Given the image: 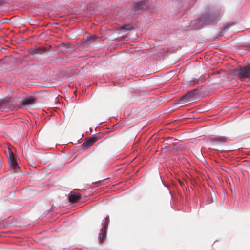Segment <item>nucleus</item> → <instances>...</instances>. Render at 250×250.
<instances>
[{"label":"nucleus","instance_id":"f257e3e1","mask_svg":"<svg viewBox=\"0 0 250 250\" xmlns=\"http://www.w3.org/2000/svg\"><path fill=\"white\" fill-rule=\"evenodd\" d=\"M218 17V14L215 15L206 13L197 20V23L201 25L209 24L214 22Z\"/></svg>","mask_w":250,"mask_h":250},{"label":"nucleus","instance_id":"f03ea898","mask_svg":"<svg viewBox=\"0 0 250 250\" xmlns=\"http://www.w3.org/2000/svg\"><path fill=\"white\" fill-rule=\"evenodd\" d=\"M228 137L224 136H216L208 139L207 142L213 146H217L224 145L228 141Z\"/></svg>","mask_w":250,"mask_h":250},{"label":"nucleus","instance_id":"7ed1b4c3","mask_svg":"<svg viewBox=\"0 0 250 250\" xmlns=\"http://www.w3.org/2000/svg\"><path fill=\"white\" fill-rule=\"evenodd\" d=\"M198 90L194 89L183 96L179 100L180 104H185L192 100L197 95Z\"/></svg>","mask_w":250,"mask_h":250},{"label":"nucleus","instance_id":"20e7f679","mask_svg":"<svg viewBox=\"0 0 250 250\" xmlns=\"http://www.w3.org/2000/svg\"><path fill=\"white\" fill-rule=\"evenodd\" d=\"M109 223V216L103 220L101 232L99 234L98 239L100 242H102L106 237L107 229Z\"/></svg>","mask_w":250,"mask_h":250},{"label":"nucleus","instance_id":"39448f33","mask_svg":"<svg viewBox=\"0 0 250 250\" xmlns=\"http://www.w3.org/2000/svg\"><path fill=\"white\" fill-rule=\"evenodd\" d=\"M35 100V98L32 96L23 97L20 102L21 104L20 108H27L29 106L34 104Z\"/></svg>","mask_w":250,"mask_h":250},{"label":"nucleus","instance_id":"423d86ee","mask_svg":"<svg viewBox=\"0 0 250 250\" xmlns=\"http://www.w3.org/2000/svg\"><path fill=\"white\" fill-rule=\"evenodd\" d=\"M238 77L241 79L250 78V64L245 66L239 70Z\"/></svg>","mask_w":250,"mask_h":250},{"label":"nucleus","instance_id":"0eeeda50","mask_svg":"<svg viewBox=\"0 0 250 250\" xmlns=\"http://www.w3.org/2000/svg\"><path fill=\"white\" fill-rule=\"evenodd\" d=\"M12 103L9 99H6L3 101H0V110H3L4 109H10L12 110L11 105Z\"/></svg>","mask_w":250,"mask_h":250},{"label":"nucleus","instance_id":"6e6552de","mask_svg":"<svg viewBox=\"0 0 250 250\" xmlns=\"http://www.w3.org/2000/svg\"><path fill=\"white\" fill-rule=\"evenodd\" d=\"M7 158L8 162L10 165V167L14 169L19 168V166H18V164L16 162L14 158V155L13 154H10V153H9L7 156Z\"/></svg>","mask_w":250,"mask_h":250},{"label":"nucleus","instance_id":"1a4fd4ad","mask_svg":"<svg viewBox=\"0 0 250 250\" xmlns=\"http://www.w3.org/2000/svg\"><path fill=\"white\" fill-rule=\"evenodd\" d=\"M145 4L142 1L135 2L131 9V12H135L142 10L145 7Z\"/></svg>","mask_w":250,"mask_h":250},{"label":"nucleus","instance_id":"9d476101","mask_svg":"<svg viewBox=\"0 0 250 250\" xmlns=\"http://www.w3.org/2000/svg\"><path fill=\"white\" fill-rule=\"evenodd\" d=\"M96 137L92 136L83 144V146L86 148L90 147L97 140Z\"/></svg>","mask_w":250,"mask_h":250},{"label":"nucleus","instance_id":"9b49d317","mask_svg":"<svg viewBox=\"0 0 250 250\" xmlns=\"http://www.w3.org/2000/svg\"><path fill=\"white\" fill-rule=\"evenodd\" d=\"M81 199V196L79 194L74 192H71L69 195V200L70 202H76Z\"/></svg>","mask_w":250,"mask_h":250},{"label":"nucleus","instance_id":"f8f14e48","mask_svg":"<svg viewBox=\"0 0 250 250\" xmlns=\"http://www.w3.org/2000/svg\"><path fill=\"white\" fill-rule=\"evenodd\" d=\"M200 83V81L199 79H193L187 83L186 84L187 86H194L196 84H199Z\"/></svg>","mask_w":250,"mask_h":250},{"label":"nucleus","instance_id":"ddd939ff","mask_svg":"<svg viewBox=\"0 0 250 250\" xmlns=\"http://www.w3.org/2000/svg\"><path fill=\"white\" fill-rule=\"evenodd\" d=\"M133 26L131 24H125L120 27V29L125 31H130L133 29Z\"/></svg>","mask_w":250,"mask_h":250},{"label":"nucleus","instance_id":"4468645a","mask_svg":"<svg viewBox=\"0 0 250 250\" xmlns=\"http://www.w3.org/2000/svg\"><path fill=\"white\" fill-rule=\"evenodd\" d=\"M97 39H98V37L96 35H92L91 36L90 39L88 40V42H89V43H91L95 40H96Z\"/></svg>","mask_w":250,"mask_h":250},{"label":"nucleus","instance_id":"2eb2a0df","mask_svg":"<svg viewBox=\"0 0 250 250\" xmlns=\"http://www.w3.org/2000/svg\"><path fill=\"white\" fill-rule=\"evenodd\" d=\"M213 202V199L212 198L208 197L206 200V204H209L212 203Z\"/></svg>","mask_w":250,"mask_h":250},{"label":"nucleus","instance_id":"dca6fc26","mask_svg":"<svg viewBox=\"0 0 250 250\" xmlns=\"http://www.w3.org/2000/svg\"><path fill=\"white\" fill-rule=\"evenodd\" d=\"M29 52L32 53L33 54H35L37 53V51L36 50L32 48L29 50Z\"/></svg>","mask_w":250,"mask_h":250},{"label":"nucleus","instance_id":"f3484780","mask_svg":"<svg viewBox=\"0 0 250 250\" xmlns=\"http://www.w3.org/2000/svg\"><path fill=\"white\" fill-rule=\"evenodd\" d=\"M68 44H67V43H65L64 42H62V43H61L60 45H59V47H64L66 46H67Z\"/></svg>","mask_w":250,"mask_h":250},{"label":"nucleus","instance_id":"a211bd4d","mask_svg":"<svg viewBox=\"0 0 250 250\" xmlns=\"http://www.w3.org/2000/svg\"><path fill=\"white\" fill-rule=\"evenodd\" d=\"M162 182H163L162 181ZM163 184L164 186L166 188H168V186H167V185H166V184H164V183H163Z\"/></svg>","mask_w":250,"mask_h":250},{"label":"nucleus","instance_id":"6ab92c4d","mask_svg":"<svg viewBox=\"0 0 250 250\" xmlns=\"http://www.w3.org/2000/svg\"><path fill=\"white\" fill-rule=\"evenodd\" d=\"M229 26H225L224 27V30L227 29L228 28H229Z\"/></svg>","mask_w":250,"mask_h":250},{"label":"nucleus","instance_id":"aec40b11","mask_svg":"<svg viewBox=\"0 0 250 250\" xmlns=\"http://www.w3.org/2000/svg\"><path fill=\"white\" fill-rule=\"evenodd\" d=\"M2 1H3L2 0H0V4H1L2 2Z\"/></svg>","mask_w":250,"mask_h":250},{"label":"nucleus","instance_id":"412c9836","mask_svg":"<svg viewBox=\"0 0 250 250\" xmlns=\"http://www.w3.org/2000/svg\"><path fill=\"white\" fill-rule=\"evenodd\" d=\"M193 0L196 1L197 0Z\"/></svg>","mask_w":250,"mask_h":250}]
</instances>
